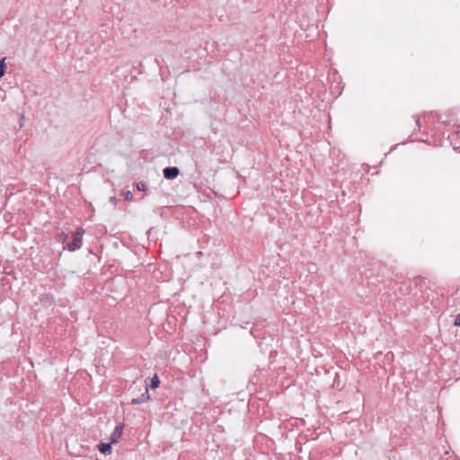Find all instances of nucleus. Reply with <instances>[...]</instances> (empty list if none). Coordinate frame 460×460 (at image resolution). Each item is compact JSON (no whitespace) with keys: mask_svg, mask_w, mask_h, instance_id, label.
Instances as JSON below:
<instances>
[{"mask_svg":"<svg viewBox=\"0 0 460 460\" xmlns=\"http://www.w3.org/2000/svg\"><path fill=\"white\" fill-rule=\"evenodd\" d=\"M83 245V239L80 236H74L71 242L66 243L65 249H67L69 252H75L79 250Z\"/></svg>","mask_w":460,"mask_h":460,"instance_id":"1","label":"nucleus"},{"mask_svg":"<svg viewBox=\"0 0 460 460\" xmlns=\"http://www.w3.org/2000/svg\"><path fill=\"white\" fill-rule=\"evenodd\" d=\"M163 173L166 180H173L179 175L180 170L178 167L169 166L163 170Z\"/></svg>","mask_w":460,"mask_h":460,"instance_id":"2","label":"nucleus"},{"mask_svg":"<svg viewBox=\"0 0 460 460\" xmlns=\"http://www.w3.org/2000/svg\"><path fill=\"white\" fill-rule=\"evenodd\" d=\"M123 424L115 427L113 432L111 435V443H116L120 438L123 433Z\"/></svg>","mask_w":460,"mask_h":460,"instance_id":"3","label":"nucleus"},{"mask_svg":"<svg viewBox=\"0 0 460 460\" xmlns=\"http://www.w3.org/2000/svg\"><path fill=\"white\" fill-rule=\"evenodd\" d=\"M150 399V395L148 394V388H146V392L143 393L140 396L137 398H134L131 400V404H141L143 402H147Z\"/></svg>","mask_w":460,"mask_h":460,"instance_id":"4","label":"nucleus"},{"mask_svg":"<svg viewBox=\"0 0 460 460\" xmlns=\"http://www.w3.org/2000/svg\"><path fill=\"white\" fill-rule=\"evenodd\" d=\"M112 443H101L98 445V450L103 455H110L111 453Z\"/></svg>","mask_w":460,"mask_h":460,"instance_id":"5","label":"nucleus"},{"mask_svg":"<svg viewBox=\"0 0 460 460\" xmlns=\"http://www.w3.org/2000/svg\"><path fill=\"white\" fill-rule=\"evenodd\" d=\"M69 238V234L66 232H61L56 236V240L59 243H66Z\"/></svg>","mask_w":460,"mask_h":460,"instance_id":"6","label":"nucleus"},{"mask_svg":"<svg viewBox=\"0 0 460 460\" xmlns=\"http://www.w3.org/2000/svg\"><path fill=\"white\" fill-rule=\"evenodd\" d=\"M6 58H4L0 59V79L5 75L6 72V64H5Z\"/></svg>","mask_w":460,"mask_h":460,"instance_id":"7","label":"nucleus"},{"mask_svg":"<svg viewBox=\"0 0 460 460\" xmlns=\"http://www.w3.org/2000/svg\"><path fill=\"white\" fill-rule=\"evenodd\" d=\"M159 384H160V380H159L157 375H155L154 377L150 381L149 387L151 389H155L158 387Z\"/></svg>","mask_w":460,"mask_h":460,"instance_id":"8","label":"nucleus"},{"mask_svg":"<svg viewBox=\"0 0 460 460\" xmlns=\"http://www.w3.org/2000/svg\"><path fill=\"white\" fill-rule=\"evenodd\" d=\"M136 187H137V190L139 191H146L147 190V186L143 181L137 182Z\"/></svg>","mask_w":460,"mask_h":460,"instance_id":"9","label":"nucleus"},{"mask_svg":"<svg viewBox=\"0 0 460 460\" xmlns=\"http://www.w3.org/2000/svg\"><path fill=\"white\" fill-rule=\"evenodd\" d=\"M84 234V229L83 227H78L75 232V236H80L82 238L83 234Z\"/></svg>","mask_w":460,"mask_h":460,"instance_id":"10","label":"nucleus"},{"mask_svg":"<svg viewBox=\"0 0 460 460\" xmlns=\"http://www.w3.org/2000/svg\"><path fill=\"white\" fill-rule=\"evenodd\" d=\"M125 199L128 201H131L133 199V194L131 193V191L128 190L125 193Z\"/></svg>","mask_w":460,"mask_h":460,"instance_id":"11","label":"nucleus"},{"mask_svg":"<svg viewBox=\"0 0 460 460\" xmlns=\"http://www.w3.org/2000/svg\"><path fill=\"white\" fill-rule=\"evenodd\" d=\"M110 201L113 204V205H116L118 203V199L116 197H111L110 198Z\"/></svg>","mask_w":460,"mask_h":460,"instance_id":"12","label":"nucleus"},{"mask_svg":"<svg viewBox=\"0 0 460 460\" xmlns=\"http://www.w3.org/2000/svg\"><path fill=\"white\" fill-rule=\"evenodd\" d=\"M455 325L460 326V314L456 316L455 320Z\"/></svg>","mask_w":460,"mask_h":460,"instance_id":"13","label":"nucleus"},{"mask_svg":"<svg viewBox=\"0 0 460 460\" xmlns=\"http://www.w3.org/2000/svg\"><path fill=\"white\" fill-rule=\"evenodd\" d=\"M455 150H460V146L453 145Z\"/></svg>","mask_w":460,"mask_h":460,"instance_id":"14","label":"nucleus"}]
</instances>
